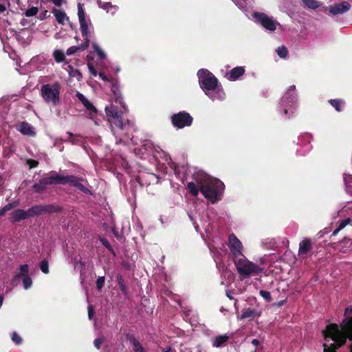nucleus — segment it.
Returning <instances> with one entry per match:
<instances>
[{
    "mask_svg": "<svg viewBox=\"0 0 352 352\" xmlns=\"http://www.w3.org/2000/svg\"><path fill=\"white\" fill-rule=\"evenodd\" d=\"M187 188L192 195L196 197L201 191L205 198L215 203L221 199L224 184L221 181L212 178L204 173L198 172L194 175V182L188 183Z\"/></svg>",
    "mask_w": 352,
    "mask_h": 352,
    "instance_id": "1",
    "label": "nucleus"
},
{
    "mask_svg": "<svg viewBox=\"0 0 352 352\" xmlns=\"http://www.w3.org/2000/svg\"><path fill=\"white\" fill-rule=\"evenodd\" d=\"M98 76L103 81L111 83V91L113 92L116 98L115 102L116 104H120L123 109V111L121 109L118 110V107L113 103L105 107V112L112 131L114 134L116 133V131H126V134L129 133L133 129V126L129 120H127L126 123L123 122L122 114L123 111L126 110V107L123 102L122 98L116 92V80L114 79H110L103 72L98 73Z\"/></svg>",
    "mask_w": 352,
    "mask_h": 352,
    "instance_id": "2",
    "label": "nucleus"
},
{
    "mask_svg": "<svg viewBox=\"0 0 352 352\" xmlns=\"http://www.w3.org/2000/svg\"><path fill=\"white\" fill-rule=\"evenodd\" d=\"M322 333L324 339V352H336V349L343 345L347 338L352 340V318L344 319L340 327L336 324L327 325Z\"/></svg>",
    "mask_w": 352,
    "mask_h": 352,
    "instance_id": "3",
    "label": "nucleus"
},
{
    "mask_svg": "<svg viewBox=\"0 0 352 352\" xmlns=\"http://www.w3.org/2000/svg\"><path fill=\"white\" fill-rule=\"evenodd\" d=\"M197 76L201 88L212 100L221 101L225 99L226 94L223 89L217 90V96L213 94L212 89L219 85V83L217 78L211 72L206 69H201L197 72Z\"/></svg>",
    "mask_w": 352,
    "mask_h": 352,
    "instance_id": "4",
    "label": "nucleus"
},
{
    "mask_svg": "<svg viewBox=\"0 0 352 352\" xmlns=\"http://www.w3.org/2000/svg\"><path fill=\"white\" fill-rule=\"evenodd\" d=\"M82 180L73 175L60 176L58 175H51L40 180L37 184H34L33 188L35 192H40L46 188V186L52 184H70L72 186L76 187L82 192H86L89 190L82 184Z\"/></svg>",
    "mask_w": 352,
    "mask_h": 352,
    "instance_id": "5",
    "label": "nucleus"
},
{
    "mask_svg": "<svg viewBox=\"0 0 352 352\" xmlns=\"http://www.w3.org/2000/svg\"><path fill=\"white\" fill-rule=\"evenodd\" d=\"M237 272L242 278H248L260 275L263 269L256 263L249 261L245 256L234 261Z\"/></svg>",
    "mask_w": 352,
    "mask_h": 352,
    "instance_id": "6",
    "label": "nucleus"
},
{
    "mask_svg": "<svg viewBox=\"0 0 352 352\" xmlns=\"http://www.w3.org/2000/svg\"><path fill=\"white\" fill-rule=\"evenodd\" d=\"M61 84L58 81L43 85L41 87V96L47 103L57 106L60 102Z\"/></svg>",
    "mask_w": 352,
    "mask_h": 352,
    "instance_id": "7",
    "label": "nucleus"
},
{
    "mask_svg": "<svg viewBox=\"0 0 352 352\" xmlns=\"http://www.w3.org/2000/svg\"><path fill=\"white\" fill-rule=\"evenodd\" d=\"M296 93L295 85H292L280 100V109L285 116H289L296 109Z\"/></svg>",
    "mask_w": 352,
    "mask_h": 352,
    "instance_id": "8",
    "label": "nucleus"
},
{
    "mask_svg": "<svg viewBox=\"0 0 352 352\" xmlns=\"http://www.w3.org/2000/svg\"><path fill=\"white\" fill-rule=\"evenodd\" d=\"M78 16L82 36L84 38V40H88L90 41L94 28L90 19L86 16L83 5L80 3L78 4Z\"/></svg>",
    "mask_w": 352,
    "mask_h": 352,
    "instance_id": "9",
    "label": "nucleus"
},
{
    "mask_svg": "<svg viewBox=\"0 0 352 352\" xmlns=\"http://www.w3.org/2000/svg\"><path fill=\"white\" fill-rule=\"evenodd\" d=\"M228 245L234 261L239 258H240L241 256H244L242 243L234 234L229 235Z\"/></svg>",
    "mask_w": 352,
    "mask_h": 352,
    "instance_id": "10",
    "label": "nucleus"
},
{
    "mask_svg": "<svg viewBox=\"0 0 352 352\" xmlns=\"http://www.w3.org/2000/svg\"><path fill=\"white\" fill-rule=\"evenodd\" d=\"M252 16L256 22L270 31H274L278 25V23L272 17H270L264 13L254 12Z\"/></svg>",
    "mask_w": 352,
    "mask_h": 352,
    "instance_id": "11",
    "label": "nucleus"
},
{
    "mask_svg": "<svg viewBox=\"0 0 352 352\" xmlns=\"http://www.w3.org/2000/svg\"><path fill=\"white\" fill-rule=\"evenodd\" d=\"M192 118L186 112H179L172 116V122L177 129H182L191 125Z\"/></svg>",
    "mask_w": 352,
    "mask_h": 352,
    "instance_id": "12",
    "label": "nucleus"
},
{
    "mask_svg": "<svg viewBox=\"0 0 352 352\" xmlns=\"http://www.w3.org/2000/svg\"><path fill=\"white\" fill-rule=\"evenodd\" d=\"M76 97L82 103L84 107L89 111V118L94 120L98 111L93 104L81 93L77 92Z\"/></svg>",
    "mask_w": 352,
    "mask_h": 352,
    "instance_id": "13",
    "label": "nucleus"
},
{
    "mask_svg": "<svg viewBox=\"0 0 352 352\" xmlns=\"http://www.w3.org/2000/svg\"><path fill=\"white\" fill-rule=\"evenodd\" d=\"M351 8V5L346 2L343 1L340 3H337L329 8V11L332 15L342 14Z\"/></svg>",
    "mask_w": 352,
    "mask_h": 352,
    "instance_id": "14",
    "label": "nucleus"
},
{
    "mask_svg": "<svg viewBox=\"0 0 352 352\" xmlns=\"http://www.w3.org/2000/svg\"><path fill=\"white\" fill-rule=\"evenodd\" d=\"M29 271L30 267L28 264L21 265L18 269V271L12 278V284L14 286L16 285L19 283V280L25 277L26 276H29Z\"/></svg>",
    "mask_w": 352,
    "mask_h": 352,
    "instance_id": "15",
    "label": "nucleus"
},
{
    "mask_svg": "<svg viewBox=\"0 0 352 352\" xmlns=\"http://www.w3.org/2000/svg\"><path fill=\"white\" fill-rule=\"evenodd\" d=\"M16 129L23 135L34 136L36 133L34 128L26 122H23L16 125Z\"/></svg>",
    "mask_w": 352,
    "mask_h": 352,
    "instance_id": "16",
    "label": "nucleus"
},
{
    "mask_svg": "<svg viewBox=\"0 0 352 352\" xmlns=\"http://www.w3.org/2000/svg\"><path fill=\"white\" fill-rule=\"evenodd\" d=\"M28 218H30L28 210L18 209L11 213L10 221L12 223H16Z\"/></svg>",
    "mask_w": 352,
    "mask_h": 352,
    "instance_id": "17",
    "label": "nucleus"
},
{
    "mask_svg": "<svg viewBox=\"0 0 352 352\" xmlns=\"http://www.w3.org/2000/svg\"><path fill=\"white\" fill-rule=\"evenodd\" d=\"M245 73L243 67H236L233 68L229 74H226V78L229 80H236Z\"/></svg>",
    "mask_w": 352,
    "mask_h": 352,
    "instance_id": "18",
    "label": "nucleus"
},
{
    "mask_svg": "<svg viewBox=\"0 0 352 352\" xmlns=\"http://www.w3.org/2000/svg\"><path fill=\"white\" fill-rule=\"evenodd\" d=\"M52 12L59 24L64 25L69 21V17L62 10L54 9Z\"/></svg>",
    "mask_w": 352,
    "mask_h": 352,
    "instance_id": "19",
    "label": "nucleus"
},
{
    "mask_svg": "<svg viewBox=\"0 0 352 352\" xmlns=\"http://www.w3.org/2000/svg\"><path fill=\"white\" fill-rule=\"evenodd\" d=\"M311 249V243L309 239H303L299 244L298 254L305 256Z\"/></svg>",
    "mask_w": 352,
    "mask_h": 352,
    "instance_id": "20",
    "label": "nucleus"
},
{
    "mask_svg": "<svg viewBox=\"0 0 352 352\" xmlns=\"http://www.w3.org/2000/svg\"><path fill=\"white\" fill-rule=\"evenodd\" d=\"M96 2L99 8L103 9L107 12L111 13V14H114L118 10V7L112 5L111 3L103 2L101 0H97Z\"/></svg>",
    "mask_w": 352,
    "mask_h": 352,
    "instance_id": "21",
    "label": "nucleus"
},
{
    "mask_svg": "<svg viewBox=\"0 0 352 352\" xmlns=\"http://www.w3.org/2000/svg\"><path fill=\"white\" fill-rule=\"evenodd\" d=\"M89 43H90V41L88 40H84V42L80 45L72 46V47H69L67 50L66 54L68 56H70V55L75 54L76 52H77L78 51L85 50L88 47Z\"/></svg>",
    "mask_w": 352,
    "mask_h": 352,
    "instance_id": "22",
    "label": "nucleus"
},
{
    "mask_svg": "<svg viewBox=\"0 0 352 352\" xmlns=\"http://www.w3.org/2000/svg\"><path fill=\"white\" fill-rule=\"evenodd\" d=\"M229 339V336L224 334L217 336L212 340V346L219 348L224 344Z\"/></svg>",
    "mask_w": 352,
    "mask_h": 352,
    "instance_id": "23",
    "label": "nucleus"
},
{
    "mask_svg": "<svg viewBox=\"0 0 352 352\" xmlns=\"http://www.w3.org/2000/svg\"><path fill=\"white\" fill-rule=\"evenodd\" d=\"M343 179L346 193L352 195V175L344 173Z\"/></svg>",
    "mask_w": 352,
    "mask_h": 352,
    "instance_id": "24",
    "label": "nucleus"
},
{
    "mask_svg": "<svg viewBox=\"0 0 352 352\" xmlns=\"http://www.w3.org/2000/svg\"><path fill=\"white\" fill-rule=\"evenodd\" d=\"M260 314L257 313V311L254 309H247L243 311L241 315L240 316L241 319L245 318H253L256 316H259Z\"/></svg>",
    "mask_w": 352,
    "mask_h": 352,
    "instance_id": "25",
    "label": "nucleus"
},
{
    "mask_svg": "<svg viewBox=\"0 0 352 352\" xmlns=\"http://www.w3.org/2000/svg\"><path fill=\"white\" fill-rule=\"evenodd\" d=\"M348 225H350L352 226V219L348 217L344 220H342L340 223H339V225H338V227L337 229H336L333 232V235L336 236V234H338V233L341 230H342L343 228H344L346 226Z\"/></svg>",
    "mask_w": 352,
    "mask_h": 352,
    "instance_id": "26",
    "label": "nucleus"
},
{
    "mask_svg": "<svg viewBox=\"0 0 352 352\" xmlns=\"http://www.w3.org/2000/svg\"><path fill=\"white\" fill-rule=\"evenodd\" d=\"M27 210H28L30 217H31L34 215L41 214L42 212H45L46 210L44 206H34Z\"/></svg>",
    "mask_w": 352,
    "mask_h": 352,
    "instance_id": "27",
    "label": "nucleus"
},
{
    "mask_svg": "<svg viewBox=\"0 0 352 352\" xmlns=\"http://www.w3.org/2000/svg\"><path fill=\"white\" fill-rule=\"evenodd\" d=\"M92 47L100 59L102 60L106 58V54L97 43H93Z\"/></svg>",
    "mask_w": 352,
    "mask_h": 352,
    "instance_id": "28",
    "label": "nucleus"
},
{
    "mask_svg": "<svg viewBox=\"0 0 352 352\" xmlns=\"http://www.w3.org/2000/svg\"><path fill=\"white\" fill-rule=\"evenodd\" d=\"M305 6L309 8L315 9L320 6V3L316 0H302Z\"/></svg>",
    "mask_w": 352,
    "mask_h": 352,
    "instance_id": "29",
    "label": "nucleus"
},
{
    "mask_svg": "<svg viewBox=\"0 0 352 352\" xmlns=\"http://www.w3.org/2000/svg\"><path fill=\"white\" fill-rule=\"evenodd\" d=\"M53 56L57 63H60L65 59V54L60 50H54Z\"/></svg>",
    "mask_w": 352,
    "mask_h": 352,
    "instance_id": "30",
    "label": "nucleus"
},
{
    "mask_svg": "<svg viewBox=\"0 0 352 352\" xmlns=\"http://www.w3.org/2000/svg\"><path fill=\"white\" fill-rule=\"evenodd\" d=\"M135 352H144V350L140 343L134 338L131 339Z\"/></svg>",
    "mask_w": 352,
    "mask_h": 352,
    "instance_id": "31",
    "label": "nucleus"
},
{
    "mask_svg": "<svg viewBox=\"0 0 352 352\" xmlns=\"http://www.w3.org/2000/svg\"><path fill=\"white\" fill-rule=\"evenodd\" d=\"M23 286L25 289H30L32 285V280L30 276H26L25 277L21 278Z\"/></svg>",
    "mask_w": 352,
    "mask_h": 352,
    "instance_id": "32",
    "label": "nucleus"
},
{
    "mask_svg": "<svg viewBox=\"0 0 352 352\" xmlns=\"http://www.w3.org/2000/svg\"><path fill=\"white\" fill-rule=\"evenodd\" d=\"M67 140L70 142L72 144H76L80 141V136L77 135H74L69 132L67 133Z\"/></svg>",
    "mask_w": 352,
    "mask_h": 352,
    "instance_id": "33",
    "label": "nucleus"
},
{
    "mask_svg": "<svg viewBox=\"0 0 352 352\" xmlns=\"http://www.w3.org/2000/svg\"><path fill=\"white\" fill-rule=\"evenodd\" d=\"M10 6L9 0H0V14L5 12Z\"/></svg>",
    "mask_w": 352,
    "mask_h": 352,
    "instance_id": "34",
    "label": "nucleus"
},
{
    "mask_svg": "<svg viewBox=\"0 0 352 352\" xmlns=\"http://www.w3.org/2000/svg\"><path fill=\"white\" fill-rule=\"evenodd\" d=\"M118 282L120 287V290L124 294H126V287L124 284V280L121 276H118Z\"/></svg>",
    "mask_w": 352,
    "mask_h": 352,
    "instance_id": "35",
    "label": "nucleus"
},
{
    "mask_svg": "<svg viewBox=\"0 0 352 352\" xmlns=\"http://www.w3.org/2000/svg\"><path fill=\"white\" fill-rule=\"evenodd\" d=\"M329 102L338 111H341V104L342 101L340 100H330Z\"/></svg>",
    "mask_w": 352,
    "mask_h": 352,
    "instance_id": "36",
    "label": "nucleus"
},
{
    "mask_svg": "<svg viewBox=\"0 0 352 352\" xmlns=\"http://www.w3.org/2000/svg\"><path fill=\"white\" fill-rule=\"evenodd\" d=\"M38 8L32 7L25 11V14L28 17L34 16L38 13Z\"/></svg>",
    "mask_w": 352,
    "mask_h": 352,
    "instance_id": "37",
    "label": "nucleus"
},
{
    "mask_svg": "<svg viewBox=\"0 0 352 352\" xmlns=\"http://www.w3.org/2000/svg\"><path fill=\"white\" fill-rule=\"evenodd\" d=\"M276 52L280 58H285L287 55V50L284 46L278 47Z\"/></svg>",
    "mask_w": 352,
    "mask_h": 352,
    "instance_id": "38",
    "label": "nucleus"
},
{
    "mask_svg": "<svg viewBox=\"0 0 352 352\" xmlns=\"http://www.w3.org/2000/svg\"><path fill=\"white\" fill-rule=\"evenodd\" d=\"M69 76L71 77L76 78L78 81L82 78V74L78 69H72L69 72Z\"/></svg>",
    "mask_w": 352,
    "mask_h": 352,
    "instance_id": "39",
    "label": "nucleus"
},
{
    "mask_svg": "<svg viewBox=\"0 0 352 352\" xmlns=\"http://www.w3.org/2000/svg\"><path fill=\"white\" fill-rule=\"evenodd\" d=\"M259 294L267 302H270L272 300L271 294L268 291L261 290L259 292Z\"/></svg>",
    "mask_w": 352,
    "mask_h": 352,
    "instance_id": "40",
    "label": "nucleus"
},
{
    "mask_svg": "<svg viewBox=\"0 0 352 352\" xmlns=\"http://www.w3.org/2000/svg\"><path fill=\"white\" fill-rule=\"evenodd\" d=\"M41 270L44 274L49 273L48 263L46 261H42L40 265Z\"/></svg>",
    "mask_w": 352,
    "mask_h": 352,
    "instance_id": "41",
    "label": "nucleus"
},
{
    "mask_svg": "<svg viewBox=\"0 0 352 352\" xmlns=\"http://www.w3.org/2000/svg\"><path fill=\"white\" fill-rule=\"evenodd\" d=\"M105 281L104 276H99L96 280V287L98 289H102V287L104 286Z\"/></svg>",
    "mask_w": 352,
    "mask_h": 352,
    "instance_id": "42",
    "label": "nucleus"
},
{
    "mask_svg": "<svg viewBox=\"0 0 352 352\" xmlns=\"http://www.w3.org/2000/svg\"><path fill=\"white\" fill-rule=\"evenodd\" d=\"M12 340L16 344H21L22 342L21 338L16 332H14L12 333Z\"/></svg>",
    "mask_w": 352,
    "mask_h": 352,
    "instance_id": "43",
    "label": "nucleus"
},
{
    "mask_svg": "<svg viewBox=\"0 0 352 352\" xmlns=\"http://www.w3.org/2000/svg\"><path fill=\"white\" fill-rule=\"evenodd\" d=\"M88 68H89V72L91 73V74L92 76H96L97 75H98L96 69L94 68V67L92 65L88 64Z\"/></svg>",
    "mask_w": 352,
    "mask_h": 352,
    "instance_id": "44",
    "label": "nucleus"
},
{
    "mask_svg": "<svg viewBox=\"0 0 352 352\" xmlns=\"http://www.w3.org/2000/svg\"><path fill=\"white\" fill-rule=\"evenodd\" d=\"M103 342V340L102 338H97L94 340V346L97 348V349H100L101 344H102Z\"/></svg>",
    "mask_w": 352,
    "mask_h": 352,
    "instance_id": "45",
    "label": "nucleus"
},
{
    "mask_svg": "<svg viewBox=\"0 0 352 352\" xmlns=\"http://www.w3.org/2000/svg\"><path fill=\"white\" fill-rule=\"evenodd\" d=\"M27 164L29 165L30 168L36 167L38 165V162L32 160H28L27 161Z\"/></svg>",
    "mask_w": 352,
    "mask_h": 352,
    "instance_id": "46",
    "label": "nucleus"
},
{
    "mask_svg": "<svg viewBox=\"0 0 352 352\" xmlns=\"http://www.w3.org/2000/svg\"><path fill=\"white\" fill-rule=\"evenodd\" d=\"M16 206V204H8L6 205L3 208L4 209V211L6 212L7 211L11 210Z\"/></svg>",
    "mask_w": 352,
    "mask_h": 352,
    "instance_id": "47",
    "label": "nucleus"
},
{
    "mask_svg": "<svg viewBox=\"0 0 352 352\" xmlns=\"http://www.w3.org/2000/svg\"><path fill=\"white\" fill-rule=\"evenodd\" d=\"M16 206V204H8L6 205L3 208L4 209V211L6 212L7 211L11 210Z\"/></svg>",
    "mask_w": 352,
    "mask_h": 352,
    "instance_id": "48",
    "label": "nucleus"
},
{
    "mask_svg": "<svg viewBox=\"0 0 352 352\" xmlns=\"http://www.w3.org/2000/svg\"><path fill=\"white\" fill-rule=\"evenodd\" d=\"M94 314V309L91 305H89L88 307V317L91 320Z\"/></svg>",
    "mask_w": 352,
    "mask_h": 352,
    "instance_id": "49",
    "label": "nucleus"
},
{
    "mask_svg": "<svg viewBox=\"0 0 352 352\" xmlns=\"http://www.w3.org/2000/svg\"><path fill=\"white\" fill-rule=\"evenodd\" d=\"M233 1L236 4V6H237L240 9L244 8L245 6L243 2L240 1H237V0H233Z\"/></svg>",
    "mask_w": 352,
    "mask_h": 352,
    "instance_id": "50",
    "label": "nucleus"
},
{
    "mask_svg": "<svg viewBox=\"0 0 352 352\" xmlns=\"http://www.w3.org/2000/svg\"><path fill=\"white\" fill-rule=\"evenodd\" d=\"M52 2L56 6H60L63 2V0H48Z\"/></svg>",
    "mask_w": 352,
    "mask_h": 352,
    "instance_id": "51",
    "label": "nucleus"
},
{
    "mask_svg": "<svg viewBox=\"0 0 352 352\" xmlns=\"http://www.w3.org/2000/svg\"><path fill=\"white\" fill-rule=\"evenodd\" d=\"M352 312V309L351 307H347L346 309H345V312H344V316L346 317H348Z\"/></svg>",
    "mask_w": 352,
    "mask_h": 352,
    "instance_id": "52",
    "label": "nucleus"
},
{
    "mask_svg": "<svg viewBox=\"0 0 352 352\" xmlns=\"http://www.w3.org/2000/svg\"><path fill=\"white\" fill-rule=\"evenodd\" d=\"M218 89H223V88H222L221 85H219L216 86V87H215L214 89H212V93H213V94H214V96H217V90Z\"/></svg>",
    "mask_w": 352,
    "mask_h": 352,
    "instance_id": "53",
    "label": "nucleus"
},
{
    "mask_svg": "<svg viewBox=\"0 0 352 352\" xmlns=\"http://www.w3.org/2000/svg\"><path fill=\"white\" fill-rule=\"evenodd\" d=\"M259 343H260V342H259L258 340H257V339H254V340H252V344L253 345H254V346H258V345L259 344Z\"/></svg>",
    "mask_w": 352,
    "mask_h": 352,
    "instance_id": "54",
    "label": "nucleus"
},
{
    "mask_svg": "<svg viewBox=\"0 0 352 352\" xmlns=\"http://www.w3.org/2000/svg\"><path fill=\"white\" fill-rule=\"evenodd\" d=\"M102 242L107 248H110V245L106 240H102Z\"/></svg>",
    "mask_w": 352,
    "mask_h": 352,
    "instance_id": "55",
    "label": "nucleus"
},
{
    "mask_svg": "<svg viewBox=\"0 0 352 352\" xmlns=\"http://www.w3.org/2000/svg\"><path fill=\"white\" fill-rule=\"evenodd\" d=\"M113 69V70L115 71L116 73H118L120 71V67H118V66L114 67Z\"/></svg>",
    "mask_w": 352,
    "mask_h": 352,
    "instance_id": "56",
    "label": "nucleus"
},
{
    "mask_svg": "<svg viewBox=\"0 0 352 352\" xmlns=\"http://www.w3.org/2000/svg\"><path fill=\"white\" fill-rule=\"evenodd\" d=\"M6 213V212L4 211V209L2 208L0 209V217L4 215V214Z\"/></svg>",
    "mask_w": 352,
    "mask_h": 352,
    "instance_id": "57",
    "label": "nucleus"
},
{
    "mask_svg": "<svg viewBox=\"0 0 352 352\" xmlns=\"http://www.w3.org/2000/svg\"><path fill=\"white\" fill-rule=\"evenodd\" d=\"M226 296L231 300L233 298L232 296L230 294L229 292H226Z\"/></svg>",
    "mask_w": 352,
    "mask_h": 352,
    "instance_id": "58",
    "label": "nucleus"
},
{
    "mask_svg": "<svg viewBox=\"0 0 352 352\" xmlns=\"http://www.w3.org/2000/svg\"><path fill=\"white\" fill-rule=\"evenodd\" d=\"M3 302V297L0 296V307L2 306Z\"/></svg>",
    "mask_w": 352,
    "mask_h": 352,
    "instance_id": "59",
    "label": "nucleus"
},
{
    "mask_svg": "<svg viewBox=\"0 0 352 352\" xmlns=\"http://www.w3.org/2000/svg\"><path fill=\"white\" fill-rule=\"evenodd\" d=\"M163 351L164 352H170V348H167V349H163Z\"/></svg>",
    "mask_w": 352,
    "mask_h": 352,
    "instance_id": "60",
    "label": "nucleus"
},
{
    "mask_svg": "<svg viewBox=\"0 0 352 352\" xmlns=\"http://www.w3.org/2000/svg\"><path fill=\"white\" fill-rule=\"evenodd\" d=\"M193 224H194V226H195L196 230L197 231L198 230V227H199L198 224H197L195 222H194Z\"/></svg>",
    "mask_w": 352,
    "mask_h": 352,
    "instance_id": "61",
    "label": "nucleus"
},
{
    "mask_svg": "<svg viewBox=\"0 0 352 352\" xmlns=\"http://www.w3.org/2000/svg\"><path fill=\"white\" fill-rule=\"evenodd\" d=\"M245 1L248 2V3H251L252 0H245Z\"/></svg>",
    "mask_w": 352,
    "mask_h": 352,
    "instance_id": "62",
    "label": "nucleus"
},
{
    "mask_svg": "<svg viewBox=\"0 0 352 352\" xmlns=\"http://www.w3.org/2000/svg\"><path fill=\"white\" fill-rule=\"evenodd\" d=\"M310 149V146L309 145H307V150H309Z\"/></svg>",
    "mask_w": 352,
    "mask_h": 352,
    "instance_id": "63",
    "label": "nucleus"
},
{
    "mask_svg": "<svg viewBox=\"0 0 352 352\" xmlns=\"http://www.w3.org/2000/svg\"><path fill=\"white\" fill-rule=\"evenodd\" d=\"M305 136L308 138L309 136V134H306Z\"/></svg>",
    "mask_w": 352,
    "mask_h": 352,
    "instance_id": "64",
    "label": "nucleus"
}]
</instances>
